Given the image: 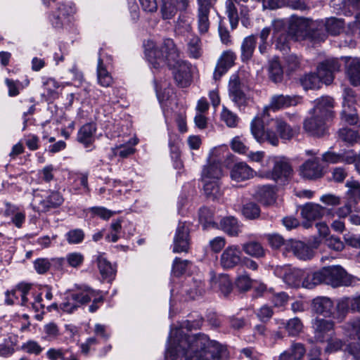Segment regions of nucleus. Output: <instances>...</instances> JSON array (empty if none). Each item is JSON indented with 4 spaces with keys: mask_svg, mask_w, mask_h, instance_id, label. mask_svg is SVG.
I'll use <instances>...</instances> for the list:
<instances>
[{
    "mask_svg": "<svg viewBox=\"0 0 360 360\" xmlns=\"http://www.w3.org/2000/svg\"><path fill=\"white\" fill-rule=\"evenodd\" d=\"M254 172V170L245 162H236L231 167V177L233 180L240 182L253 177Z\"/></svg>",
    "mask_w": 360,
    "mask_h": 360,
    "instance_id": "24",
    "label": "nucleus"
},
{
    "mask_svg": "<svg viewBox=\"0 0 360 360\" xmlns=\"http://www.w3.org/2000/svg\"><path fill=\"white\" fill-rule=\"evenodd\" d=\"M341 120L349 125H354L359 122L356 109L350 105H344L341 112Z\"/></svg>",
    "mask_w": 360,
    "mask_h": 360,
    "instance_id": "46",
    "label": "nucleus"
},
{
    "mask_svg": "<svg viewBox=\"0 0 360 360\" xmlns=\"http://www.w3.org/2000/svg\"><path fill=\"white\" fill-rule=\"evenodd\" d=\"M334 100L330 96H322L316 101V105L314 108V115L316 117H320L329 121L334 117Z\"/></svg>",
    "mask_w": 360,
    "mask_h": 360,
    "instance_id": "18",
    "label": "nucleus"
},
{
    "mask_svg": "<svg viewBox=\"0 0 360 360\" xmlns=\"http://www.w3.org/2000/svg\"><path fill=\"white\" fill-rule=\"evenodd\" d=\"M281 117L269 119L264 115L255 117L250 123V130L253 137L262 143L268 142L274 146L279 144L278 133Z\"/></svg>",
    "mask_w": 360,
    "mask_h": 360,
    "instance_id": "3",
    "label": "nucleus"
},
{
    "mask_svg": "<svg viewBox=\"0 0 360 360\" xmlns=\"http://www.w3.org/2000/svg\"><path fill=\"white\" fill-rule=\"evenodd\" d=\"M96 131V127L94 123H86L82 126L77 132V140L85 148L93 144L95 141L94 134Z\"/></svg>",
    "mask_w": 360,
    "mask_h": 360,
    "instance_id": "26",
    "label": "nucleus"
},
{
    "mask_svg": "<svg viewBox=\"0 0 360 360\" xmlns=\"http://www.w3.org/2000/svg\"><path fill=\"white\" fill-rule=\"evenodd\" d=\"M52 264L47 258H38L34 262V267L39 274H46L51 268Z\"/></svg>",
    "mask_w": 360,
    "mask_h": 360,
    "instance_id": "62",
    "label": "nucleus"
},
{
    "mask_svg": "<svg viewBox=\"0 0 360 360\" xmlns=\"http://www.w3.org/2000/svg\"><path fill=\"white\" fill-rule=\"evenodd\" d=\"M189 264L190 262L187 259L175 257L172 264V275L174 277L179 278L186 273Z\"/></svg>",
    "mask_w": 360,
    "mask_h": 360,
    "instance_id": "48",
    "label": "nucleus"
},
{
    "mask_svg": "<svg viewBox=\"0 0 360 360\" xmlns=\"http://www.w3.org/2000/svg\"><path fill=\"white\" fill-rule=\"evenodd\" d=\"M286 75L291 77L294 73L302 70L301 59L295 54H290L285 57Z\"/></svg>",
    "mask_w": 360,
    "mask_h": 360,
    "instance_id": "40",
    "label": "nucleus"
},
{
    "mask_svg": "<svg viewBox=\"0 0 360 360\" xmlns=\"http://www.w3.org/2000/svg\"><path fill=\"white\" fill-rule=\"evenodd\" d=\"M229 96L238 106H245L248 97L243 89V85L238 78L231 79L229 84Z\"/></svg>",
    "mask_w": 360,
    "mask_h": 360,
    "instance_id": "21",
    "label": "nucleus"
},
{
    "mask_svg": "<svg viewBox=\"0 0 360 360\" xmlns=\"http://www.w3.org/2000/svg\"><path fill=\"white\" fill-rule=\"evenodd\" d=\"M104 254H99L97 257V265L102 277L105 279L111 278L115 274L112 264L104 257Z\"/></svg>",
    "mask_w": 360,
    "mask_h": 360,
    "instance_id": "42",
    "label": "nucleus"
},
{
    "mask_svg": "<svg viewBox=\"0 0 360 360\" xmlns=\"http://www.w3.org/2000/svg\"><path fill=\"white\" fill-rule=\"evenodd\" d=\"M84 232L81 229H75L69 231L66 234V240L70 244L81 243L84 238Z\"/></svg>",
    "mask_w": 360,
    "mask_h": 360,
    "instance_id": "53",
    "label": "nucleus"
},
{
    "mask_svg": "<svg viewBox=\"0 0 360 360\" xmlns=\"http://www.w3.org/2000/svg\"><path fill=\"white\" fill-rule=\"evenodd\" d=\"M256 34L245 37L240 46V59L243 63H248L252 58L257 45Z\"/></svg>",
    "mask_w": 360,
    "mask_h": 360,
    "instance_id": "27",
    "label": "nucleus"
},
{
    "mask_svg": "<svg viewBox=\"0 0 360 360\" xmlns=\"http://www.w3.org/2000/svg\"><path fill=\"white\" fill-rule=\"evenodd\" d=\"M236 58V54L232 51H226L223 53L217 63L222 67V72H227L233 65Z\"/></svg>",
    "mask_w": 360,
    "mask_h": 360,
    "instance_id": "52",
    "label": "nucleus"
},
{
    "mask_svg": "<svg viewBox=\"0 0 360 360\" xmlns=\"http://www.w3.org/2000/svg\"><path fill=\"white\" fill-rule=\"evenodd\" d=\"M297 132V129L295 127L290 126L284 119L281 118L278 140L281 139L283 142L290 141Z\"/></svg>",
    "mask_w": 360,
    "mask_h": 360,
    "instance_id": "44",
    "label": "nucleus"
},
{
    "mask_svg": "<svg viewBox=\"0 0 360 360\" xmlns=\"http://www.w3.org/2000/svg\"><path fill=\"white\" fill-rule=\"evenodd\" d=\"M326 122L314 115L311 118L304 121V128L313 136H323L326 132Z\"/></svg>",
    "mask_w": 360,
    "mask_h": 360,
    "instance_id": "25",
    "label": "nucleus"
},
{
    "mask_svg": "<svg viewBox=\"0 0 360 360\" xmlns=\"http://www.w3.org/2000/svg\"><path fill=\"white\" fill-rule=\"evenodd\" d=\"M64 201L62 195L58 191H51L50 194L39 202L41 212H46L51 209L60 207Z\"/></svg>",
    "mask_w": 360,
    "mask_h": 360,
    "instance_id": "31",
    "label": "nucleus"
},
{
    "mask_svg": "<svg viewBox=\"0 0 360 360\" xmlns=\"http://www.w3.org/2000/svg\"><path fill=\"white\" fill-rule=\"evenodd\" d=\"M302 328L303 324L301 320L297 317L290 319L285 325V329L290 336L298 335L302 332Z\"/></svg>",
    "mask_w": 360,
    "mask_h": 360,
    "instance_id": "50",
    "label": "nucleus"
},
{
    "mask_svg": "<svg viewBox=\"0 0 360 360\" xmlns=\"http://www.w3.org/2000/svg\"><path fill=\"white\" fill-rule=\"evenodd\" d=\"M144 49L146 58L155 69L164 64L168 67L174 66L181 60L180 51L170 38L164 39L160 47L148 41L144 44Z\"/></svg>",
    "mask_w": 360,
    "mask_h": 360,
    "instance_id": "2",
    "label": "nucleus"
},
{
    "mask_svg": "<svg viewBox=\"0 0 360 360\" xmlns=\"http://www.w3.org/2000/svg\"><path fill=\"white\" fill-rule=\"evenodd\" d=\"M199 221L204 230L219 229V224L214 221V212L212 209L202 207L199 210Z\"/></svg>",
    "mask_w": 360,
    "mask_h": 360,
    "instance_id": "33",
    "label": "nucleus"
},
{
    "mask_svg": "<svg viewBox=\"0 0 360 360\" xmlns=\"http://www.w3.org/2000/svg\"><path fill=\"white\" fill-rule=\"evenodd\" d=\"M169 68L174 70V79L179 87L185 88L191 84L192 75L190 63L181 59L176 65L169 66Z\"/></svg>",
    "mask_w": 360,
    "mask_h": 360,
    "instance_id": "10",
    "label": "nucleus"
},
{
    "mask_svg": "<svg viewBox=\"0 0 360 360\" xmlns=\"http://www.w3.org/2000/svg\"><path fill=\"white\" fill-rule=\"evenodd\" d=\"M327 37L323 22H310L306 40H309L314 43H318L325 41Z\"/></svg>",
    "mask_w": 360,
    "mask_h": 360,
    "instance_id": "30",
    "label": "nucleus"
},
{
    "mask_svg": "<svg viewBox=\"0 0 360 360\" xmlns=\"http://www.w3.org/2000/svg\"><path fill=\"white\" fill-rule=\"evenodd\" d=\"M222 176V169L219 161L214 160L205 167L202 173V179L219 180Z\"/></svg>",
    "mask_w": 360,
    "mask_h": 360,
    "instance_id": "35",
    "label": "nucleus"
},
{
    "mask_svg": "<svg viewBox=\"0 0 360 360\" xmlns=\"http://www.w3.org/2000/svg\"><path fill=\"white\" fill-rule=\"evenodd\" d=\"M300 175L306 179L316 180L321 178L323 174V167L318 158L306 160L300 169Z\"/></svg>",
    "mask_w": 360,
    "mask_h": 360,
    "instance_id": "16",
    "label": "nucleus"
},
{
    "mask_svg": "<svg viewBox=\"0 0 360 360\" xmlns=\"http://www.w3.org/2000/svg\"><path fill=\"white\" fill-rule=\"evenodd\" d=\"M346 186L349 190L347 194L349 198H352L356 203L357 200H360V184L357 181H351L346 183Z\"/></svg>",
    "mask_w": 360,
    "mask_h": 360,
    "instance_id": "58",
    "label": "nucleus"
},
{
    "mask_svg": "<svg viewBox=\"0 0 360 360\" xmlns=\"http://www.w3.org/2000/svg\"><path fill=\"white\" fill-rule=\"evenodd\" d=\"M324 284L333 287L349 285L352 283V277L339 265L324 266L322 268Z\"/></svg>",
    "mask_w": 360,
    "mask_h": 360,
    "instance_id": "5",
    "label": "nucleus"
},
{
    "mask_svg": "<svg viewBox=\"0 0 360 360\" xmlns=\"http://www.w3.org/2000/svg\"><path fill=\"white\" fill-rule=\"evenodd\" d=\"M301 100L297 95L275 94L271 98L269 108L273 111L296 106Z\"/></svg>",
    "mask_w": 360,
    "mask_h": 360,
    "instance_id": "19",
    "label": "nucleus"
},
{
    "mask_svg": "<svg viewBox=\"0 0 360 360\" xmlns=\"http://www.w3.org/2000/svg\"><path fill=\"white\" fill-rule=\"evenodd\" d=\"M300 84L305 89H318L321 88L322 82L316 73L305 74L300 79Z\"/></svg>",
    "mask_w": 360,
    "mask_h": 360,
    "instance_id": "38",
    "label": "nucleus"
},
{
    "mask_svg": "<svg viewBox=\"0 0 360 360\" xmlns=\"http://www.w3.org/2000/svg\"><path fill=\"white\" fill-rule=\"evenodd\" d=\"M292 172L290 163L285 158H281L274 162L271 177L278 184L284 185L290 179Z\"/></svg>",
    "mask_w": 360,
    "mask_h": 360,
    "instance_id": "11",
    "label": "nucleus"
},
{
    "mask_svg": "<svg viewBox=\"0 0 360 360\" xmlns=\"http://www.w3.org/2000/svg\"><path fill=\"white\" fill-rule=\"evenodd\" d=\"M266 238L270 246L274 249H278L284 245L287 246L289 242L286 241L283 237L278 233L268 234L266 235Z\"/></svg>",
    "mask_w": 360,
    "mask_h": 360,
    "instance_id": "63",
    "label": "nucleus"
},
{
    "mask_svg": "<svg viewBox=\"0 0 360 360\" xmlns=\"http://www.w3.org/2000/svg\"><path fill=\"white\" fill-rule=\"evenodd\" d=\"M315 339L321 342L328 341L333 334L334 322L316 317L312 321Z\"/></svg>",
    "mask_w": 360,
    "mask_h": 360,
    "instance_id": "12",
    "label": "nucleus"
},
{
    "mask_svg": "<svg viewBox=\"0 0 360 360\" xmlns=\"http://www.w3.org/2000/svg\"><path fill=\"white\" fill-rule=\"evenodd\" d=\"M304 269H291L288 266L277 268L275 274L282 278L288 285L298 288L302 287Z\"/></svg>",
    "mask_w": 360,
    "mask_h": 360,
    "instance_id": "8",
    "label": "nucleus"
},
{
    "mask_svg": "<svg viewBox=\"0 0 360 360\" xmlns=\"http://www.w3.org/2000/svg\"><path fill=\"white\" fill-rule=\"evenodd\" d=\"M236 288L240 292L249 290L252 285V280L247 274L238 276L235 281Z\"/></svg>",
    "mask_w": 360,
    "mask_h": 360,
    "instance_id": "54",
    "label": "nucleus"
},
{
    "mask_svg": "<svg viewBox=\"0 0 360 360\" xmlns=\"http://www.w3.org/2000/svg\"><path fill=\"white\" fill-rule=\"evenodd\" d=\"M326 34H330L333 36L338 35L344 28V22L336 18H330L323 23Z\"/></svg>",
    "mask_w": 360,
    "mask_h": 360,
    "instance_id": "43",
    "label": "nucleus"
},
{
    "mask_svg": "<svg viewBox=\"0 0 360 360\" xmlns=\"http://www.w3.org/2000/svg\"><path fill=\"white\" fill-rule=\"evenodd\" d=\"M338 137L342 141L353 146L355 143L360 144V132L347 127L339 129Z\"/></svg>",
    "mask_w": 360,
    "mask_h": 360,
    "instance_id": "37",
    "label": "nucleus"
},
{
    "mask_svg": "<svg viewBox=\"0 0 360 360\" xmlns=\"http://www.w3.org/2000/svg\"><path fill=\"white\" fill-rule=\"evenodd\" d=\"M71 300L75 301L78 308L85 305L91 301L93 297L100 294L99 290H94L86 285H75V289L70 290Z\"/></svg>",
    "mask_w": 360,
    "mask_h": 360,
    "instance_id": "15",
    "label": "nucleus"
},
{
    "mask_svg": "<svg viewBox=\"0 0 360 360\" xmlns=\"http://www.w3.org/2000/svg\"><path fill=\"white\" fill-rule=\"evenodd\" d=\"M310 22L307 18L292 16L288 25H287V28L293 37V40H306Z\"/></svg>",
    "mask_w": 360,
    "mask_h": 360,
    "instance_id": "13",
    "label": "nucleus"
},
{
    "mask_svg": "<svg viewBox=\"0 0 360 360\" xmlns=\"http://www.w3.org/2000/svg\"><path fill=\"white\" fill-rule=\"evenodd\" d=\"M312 309L318 314L325 317H330L333 315L335 308L333 302L326 297H317L312 301Z\"/></svg>",
    "mask_w": 360,
    "mask_h": 360,
    "instance_id": "22",
    "label": "nucleus"
},
{
    "mask_svg": "<svg viewBox=\"0 0 360 360\" xmlns=\"http://www.w3.org/2000/svg\"><path fill=\"white\" fill-rule=\"evenodd\" d=\"M174 343L167 352L166 360H220L226 354V347L205 334L190 335L178 330Z\"/></svg>",
    "mask_w": 360,
    "mask_h": 360,
    "instance_id": "1",
    "label": "nucleus"
},
{
    "mask_svg": "<svg viewBox=\"0 0 360 360\" xmlns=\"http://www.w3.org/2000/svg\"><path fill=\"white\" fill-rule=\"evenodd\" d=\"M340 63L337 58L326 59L317 66V75L322 83L327 85L331 84L334 79V73L340 68Z\"/></svg>",
    "mask_w": 360,
    "mask_h": 360,
    "instance_id": "9",
    "label": "nucleus"
},
{
    "mask_svg": "<svg viewBox=\"0 0 360 360\" xmlns=\"http://www.w3.org/2000/svg\"><path fill=\"white\" fill-rule=\"evenodd\" d=\"M89 210L94 216H97L103 220L109 219L115 214V212L111 211L104 207H91Z\"/></svg>",
    "mask_w": 360,
    "mask_h": 360,
    "instance_id": "61",
    "label": "nucleus"
},
{
    "mask_svg": "<svg viewBox=\"0 0 360 360\" xmlns=\"http://www.w3.org/2000/svg\"><path fill=\"white\" fill-rule=\"evenodd\" d=\"M211 288L224 296H228L233 290V284L227 274H219L210 279Z\"/></svg>",
    "mask_w": 360,
    "mask_h": 360,
    "instance_id": "23",
    "label": "nucleus"
},
{
    "mask_svg": "<svg viewBox=\"0 0 360 360\" xmlns=\"http://www.w3.org/2000/svg\"><path fill=\"white\" fill-rule=\"evenodd\" d=\"M242 263V250L238 245H229L220 256V265L225 270L232 269Z\"/></svg>",
    "mask_w": 360,
    "mask_h": 360,
    "instance_id": "7",
    "label": "nucleus"
},
{
    "mask_svg": "<svg viewBox=\"0 0 360 360\" xmlns=\"http://www.w3.org/2000/svg\"><path fill=\"white\" fill-rule=\"evenodd\" d=\"M177 12V7L173 0H161L160 13L164 20L172 19Z\"/></svg>",
    "mask_w": 360,
    "mask_h": 360,
    "instance_id": "47",
    "label": "nucleus"
},
{
    "mask_svg": "<svg viewBox=\"0 0 360 360\" xmlns=\"http://www.w3.org/2000/svg\"><path fill=\"white\" fill-rule=\"evenodd\" d=\"M97 78L98 84L103 87H108L112 84V77L104 67L103 60L101 58L98 60Z\"/></svg>",
    "mask_w": 360,
    "mask_h": 360,
    "instance_id": "41",
    "label": "nucleus"
},
{
    "mask_svg": "<svg viewBox=\"0 0 360 360\" xmlns=\"http://www.w3.org/2000/svg\"><path fill=\"white\" fill-rule=\"evenodd\" d=\"M233 2V1H230L226 6V13L232 30H234L237 27L239 20L238 11Z\"/></svg>",
    "mask_w": 360,
    "mask_h": 360,
    "instance_id": "55",
    "label": "nucleus"
},
{
    "mask_svg": "<svg viewBox=\"0 0 360 360\" xmlns=\"http://www.w3.org/2000/svg\"><path fill=\"white\" fill-rule=\"evenodd\" d=\"M210 10L198 9V25L200 34L208 32L210 27L209 15Z\"/></svg>",
    "mask_w": 360,
    "mask_h": 360,
    "instance_id": "49",
    "label": "nucleus"
},
{
    "mask_svg": "<svg viewBox=\"0 0 360 360\" xmlns=\"http://www.w3.org/2000/svg\"><path fill=\"white\" fill-rule=\"evenodd\" d=\"M287 250L301 260H309L313 258L314 251L306 243L300 240H290L287 244Z\"/></svg>",
    "mask_w": 360,
    "mask_h": 360,
    "instance_id": "20",
    "label": "nucleus"
},
{
    "mask_svg": "<svg viewBox=\"0 0 360 360\" xmlns=\"http://www.w3.org/2000/svg\"><path fill=\"white\" fill-rule=\"evenodd\" d=\"M336 309L340 316H345L349 309L353 311V298H342L338 302Z\"/></svg>",
    "mask_w": 360,
    "mask_h": 360,
    "instance_id": "56",
    "label": "nucleus"
},
{
    "mask_svg": "<svg viewBox=\"0 0 360 360\" xmlns=\"http://www.w3.org/2000/svg\"><path fill=\"white\" fill-rule=\"evenodd\" d=\"M201 41L198 37L194 36L190 39L188 43V51L191 58L198 59L202 55Z\"/></svg>",
    "mask_w": 360,
    "mask_h": 360,
    "instance_id": "51",
    "label": "nucleus"
},
{
    "mask_svg": "<svg viewBox=\"0 0 360 360\" xmlns=\"http://www.w3.org/2000/svg\"><path fill=\"white\" fill-rule=\"evenodd\" d=\"M190 229L186 222H179L173 242V252H188L190 246Z\"/></svg>",
    "mask_w": 360,
    "mask_h": 360,
    "instance_id": "6",
    "label": "nucleus"
},
{
    "mask_svg": "<svg viewBox=\"0 0 360 360\" xmlns=\"http://www.w3.org/2000/svg\"><path fill=\"white\" fill-rule=\"evenodd\" d=\"M169 146L170 148L171 158L174 161V166L176 169H181L183 163L180 160L181 153L179 146L172 141H169Z\"/></svg>",
    "mask_w": 360,
    "mask_h": 360,
    "instance_id": "57",
    "label": "nucleus"
},
{
    "mask_svg": "<svg viewBox=\"0 0 360 360\" xmlns=\"http://www.w3.org/2000/svg\"><path fill=\"white\" fill-rule=\"evenodd\" d=\"M203 190L207 198L211 200H217L222 194L219 180L202 179Z\"/></svg>",
    "mask_w": 360,
    "mask_h": 360,
    "instance_id": "34",
    "label": "nucleus"
},
{
    "mask_svg": "<svg viewBox=\"0 0 360 360\" xmlns=\"http://www.w3.org/2000/svg\"><path fill=\"white\" fill-rule=\"evenodd\" d=\"M68 265L73 268L79 267L84 261V255L80 252H70L66 255L65 258Z\"/></svg>",
    "mask_w": 360,
    "mask_h": 360,
    "instance_id": "59",
    "label": "nucleus"
},
{
    "mask_svg": "<svg viewBox=\"0 0 360 360\" xmlns=\"http://www.w3.org/2000/svg\"><path fill=\"white\" fill-rule=\"evenodd\" d=\"M301 215L304 221H303V226L309 229L312 225V221L321 219L325 213L326 209L319 204L313 202H307L304 205L300 206Z\"/></svg>",
    "mask_w": 360,
    "mask_h": 360,
    "instance_id": "14",
    "label": "nucleus"
},
{
    "mask_svg": "<svg viewBox=\"0 0 360 360\" xmlns=\"http://www.w3.org/2000/svg\"><path fill=\"white\" fill-rule=\"evenodd\" d=\"M253 198L264 207H270L276 202V186L271 185L258 186L255 188Z\"/></svg>",
    "mask_w": 360,
    "mask_h": 360,
    "instance_id": "17",
    "label": "nucleus"
},
{
    "mask_svg": "<svg viewBox=\"0 0 360 360\" xmlns=\"http://www.w3.org/2000/svg\"><path fill=\"white\" fill-rule=\"evenodd\" d=\"M242 214L248 219H257L260 216L261 209L256 202H248L243 205Z\"/></svg>",
    "mask_w": 360,
    "mask_h": 360,
    "instance_id": "45",
    "label": "nucleus"
},
{
    "mask_svg": "<svg viewBox=\"0 0 360 360\" xmlns=\"http://www.w3.org/2000/svg\"><path fill=\"white\" fill-rule=\"evenodd\" d=\"M293 37L289 32L286 23L281 20H276L272 23L271 44L276 50L287 53L290 48Z\"/></svg>",
    "mask_w": 360,
    "mask_h": 360,
    "instance_id": "4",
    "label": "nucleus"
},
{
    "mask_svg": "<svg viewBox=\"0 0 360 360\" xmlns=\"http://www.w3.org/2000/svg\"><path fill=\"white\" fill-rule=\"evenodd\" d=\"M322 268L317 271L304 270L302 287L313 289L318 285L324 284Z\"/></svg>",
    "mask_w": 360,
    "mask_h": 360,
    "instance_id": "29",
    "label": "nucleus"
},
{
    "mask_svg": "<svg viewBox=\"0 0 360 360\" xmlns=\"http://www.w3.org/2000/svg\"><path fill=\"white\" fill-rule=\"evenodd\" d=\"M241 250L245 254L255 258H262L265 255V250L257 241L251 240L242 244Z\"/></svg>",
    "mask_w": 360,
    "mask_h": 360,
    "instance_id": "36",
    "label": "nucleus"
},
{
    "mask_svg": "<svg viewBox=\"0 0 360 360\" xmlns=\"http://www.w3.org/2000/svg\"><path fill=\"white\" fill-rule=\"evenodd\" d=\"M243 225L237 218L234 217H224L220 220L219 229L220 228L229 236H237L242 231Z\"/></svg>",
    "mask_w": 360,
    "mask_h": 360,
    "instance_id": "28",
    "label": "nucleus"
},
{
    "mask_svg": "<svg viewBox=\"0 0 360 360\" xmlns=\"http://www.w3.org/2000/svg\"><path fill=\"white\" fill-rule=\"evenodd\" d=\"M60 309L68 314H72L79 309L75 301L71 300V294L70 292L65 297L63 302L60 304Z\"/></svg>",
    "mask_w": 360,
    "mask_h": 360,
    "instance_id": "64",
    "label": "nucleus"
},
{
    "mask_svg": "<svg viewBox=\"0 0 360 360\" xmlns=\"http://www.w3.org/2000/svg\"><path fill=\"white\" fill-rule=\"evenodd\" d=\"M288 351L293 360H300L306 352L304 345L300 342L292 343Z\"/></svg>",
    "mask_w": 360,
    "mask_h": 360,
    "instance_id": "60",
    "label": "nucleus"
},
{
    "mask_svg": "<svg viewBox=\"0 0 360 360\" xmlns=\"http://www.w3.org/2000/svg\"><path fill=\"white\" fill-rule=\"evenodd\" d=\"M268 77L275 84L282 82L283 79V68L278 58H274L269 61Z\"/></svg>",
    "mask_w": 360,
    "mask_h": 360,
    "instance_id": "32",
    "label": "nucleus"
},
{
    "mask_svg": "<svg viewBox=\"0 0 360 360\" xmlns=\"http://www.w3.org/2000/svg\"><path fill=\"white\" fill-rule=\"evenodd\" d=\"M347 75L353 86L360 85V58L353 59L347 68Z\"/></svg>",
    "mask_w": 360,
    "mask_h": 360,
    "instance_id": "39",
    "label": "nucleus"
}]
</instances>
